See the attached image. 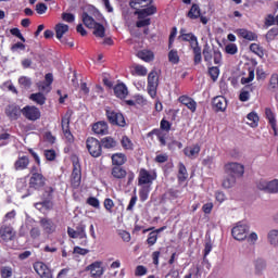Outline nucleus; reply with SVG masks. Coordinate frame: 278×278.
I'll list each match as a JSON object with an SVG mask.
<instances>
[{
	"instance_id": "f257e3e1",
	"label": "nucleus",
	"mask_w": 278,
	"mask_h": 278,
	"mask_svg": "<svg viewBox=\"0 0 278 278\" xmlns=\"http://www.w3.org/2000/svg\"><path fill=\"white\" fill-rule=\"evenodd\" d=\"M67 236H70L73 239L79 238V240H81V247L88 245V235L86 233V224L84 223L78 224L76 226V229L67 227Z\"/></svg>"
},
{
	"instance_id": "f03ea898",
	"label": "nucleus",
	"mask_w": 278,
	"mask_h": 278,
	"mask_svg": "<svg viewBox=\"0 0 278 278\" xmlns=\"http://www.w3.org/2000/svg\"><path fill=\"white\" fill-rule=\"evenodd\" d=\"M257 190H262L263 192H267L268 194H277L278 192V179L268 180H257L256 181Z\"/></svg>"
},
{
	"instance_id": "7ed1b4c3",
	"label": "nucleus",
	"mask_w": 278,
	"mask_h": 278,
	"mask_svg": "<svg viewBox=\"0 0 278 278\" xmlns=\"http://www.w3.org/2000/svg\"><path fill=\"white\" fill-rule=\"evenodd\" d=\"M249 229H251L249 224L244 222H239L236 224V226L231 230L232 237L235 238V240H239V241L247 240Z\"/></svg>"
},
{
	"instance_id": "20e7f679",
	"label": "nucleus",
	"mask_w": 278,
	"mask_h": 278,
	"mask_svg": "<svg viewBox=\"0 0 278 278\" xmlns=\"http://www.w3.org/2000/svg\"><path fill=\"white\" fill-rule=\"evenodd\" d=\"M160 86V77L157 76V72L152 71L148 75V93L152 99L157 97V87Z\"/></svg>"
},
{
	"instance_id": "39448f33",
	"label": "nucleus",
	"mask_w": 278,
	"mask_h": 278,
	"mask_svg": "<svg viewBox=\"0 0 278 278\" xmlns=\"http://www.w3.org/2000/svg\"><path fill=\"white\" fill-rule=\"evenodd\" d=\"M157 179V174L155 172H149L144 168L140 169L138 177L139 186H151L153 181Z\"/></svg>"
},
{
	"instance_id": "423d86ee",
	"label": "nucleus",
	"mask_w": 278,
	"mask_h": 278,
	"mask_svg": "<svg viewBox=\"0 0 278 278\" xmlns=\"http://www.w3.org/2000/svg\"><path fill=\"white\" fill-rule=\"evenodd\" d=\"M225 173L226 175H231L232 177H243L244 175V165L240 164V163H227L225 165Z\"/></svg>"
},
{
	"instance_id": "0eeeda50",
	"label": "nucleus",
	"mask_w": 278,
	"mask_h": 278,
	"mask_svg": "<svg viewBox=\"0 0 278 278\" xmlns=\"http://www.w3.org/2000/svg\"><path fill=\"white\" fill-rule=\"evenodd\" d=\"M106 116L111 125H117V127H125L127 123L125 122V116H123V113L106 110Z\"/></svg>"
},
{
	"instance_id": "6e6552de",
	"label": "nucleus",
	"mask_w": 278,
	"mask_h": 278,
	"mask_svg": "<svg viewBox=\"0 0 278 278\" xmlns=\"http://www.w3.org/2000/svg\"><path fill=\"white\" fill-rule=\"evenodd\" d=\"M87 149L92 157H100L101 155V142L93 137H89L86 141Z\"/></svg>"
},
{
	"instance_id": "1a4fd4ad",
	"label": "nucleus",
	"mask_w": 278,
	"mask_h": 278,
	"mask_svg": "<svg viewBox=\"0 0 278 278\" xmlns=\"http://www.w3.org/2000/svg\"><path fill=\"white\" fill-rule=\"evenodd\" d=\"M254 275L256 277H262L264 273H266V268H268V262L264 257H256L252 262Z\"/></svg>"
},
{
	"instance_id": "9d476101",
	"label": "nucleus",
	"mask_w": 278,
	"mask_h": 278,
	"mask_svg": "<svg viewBox=\"0 0 278 278\" xmlns=\"http://www.w3.org/2000/svg\"><path fill=\"white\" fill-rule=\"evenodd\" d=\"M179 34V40H182V42H189L190 49L199 47V39L194 36V34L188 33L186 28H181Z\"/></svg>"
},
{
	"instance_id": "9b49d317",
	"label": "nucleus",
	"mask_w": 278,
	"mask_h": 278,
	"mask_svg": "<svg viewBox=\"0 0 278 278\" xmlns=\"http://www.w3.org/2000/svg\"><path fill=\"white\" fill-rule=\"evenodd\" d=\"M22 114L27 121H38L41 116L40 109L36 106L26 105L22 109Z\"/></svg>"
},
{
	"instance_id": "f8f14e48",
	"label": "nucleus",
	"mask_w": 278,
	"mask_h": 278,
	"mask_svg": "<svg viewBox=\"0 0 278 278\" xmlns=\"http://www.w3.org/2000/svg\"><path fill=\"white\" fill-rule=\"evenodd\" d=\"M45 184H47V178L41 174H34L29 179V188H34L35 190H40L43 188Z\"/></svg>"
},
{
	"instance_id": "ddd939ff",
	"label": "nucleus",
	"mask_w": 278,
	"mask_h": 278,
	"mask_svg": "<svg viewBox=\"0 0 278 278\" xmlns=\"http://www.w3.org/2000/svg\"><path fill=\"white\" fill-rule=\"evenodd\" d=\"M0 238L4 242H10L14 238V228L10 224H2L0 227Z\"/></svg>"
},
{
	"instance_id": "4468645a",
	"label": "nucleus",
	"mask_w": 278,
	"mask_h": 278,
	"mask_svg": "<svg viewBox=\"0 0 278 278\" xmlns=\"http://www.w3.org/2000/svg\"><path fill=\"white\" fill-rule=\"evenodd\" d=\"M61 127L63 136L66 138L67 142H73V134L71 132V117L64 116L61 121Z\"/></svg>"
},
{
	"instance_id": "2eb2a0df",
	"label": "nucleus",
	"mask_w": 278,
	"mask_h": 278,
	"mask_svg": "<svg viewBox=\"0 0 278 278\" xmlns=\"http://www.w3.org/2000/svg\"><path fill=\"white\" fill-rule=\"evenodd\" d=\"M72 186L73 188H79L81 186V166L78 163H75L73 167Z\"/></svg>"
},
{
	"instance_id": "dca6fc26",
	"label": "nucleus",
	"mask_w": 278,
	"mask_h": 278,
	"mask_svg": "<svg viewBox=\"0 0 278 278\" xmlns=\"http://www.w3.org/2000/svg\"><path fill=\"white\" fill-rule=\"evenodd\" d=\"M5 114L11 121H18L21 114H23V110L18 105H9L5 109Z\"/></svg>"
},
{
	"instance_id": "f3484780",
	"label": "nucleus",
	"mask_w": 278,
	"mask_h": 278,
	"mask_svg": "<svg viewBox=\"0 0 278 278\" xmlns=\"http://www.w3.org/2000/svg\"><path fill=\"white\" fill-rule=\"evenodd\" d=\"M213 110L215 112H225L227 110V99L223 96H217L213 99Z\"/></svg>"
},
{
	"instance_id": "a211bd4d",
	"label": "nucleus",
	"mask_w": 278,
	"mask_h": 278,
	"mask_svg": "<svg viewBox=\"0 0 278 278\" xmlns=\"http://www.w3.org/2000/svg\"><path fill=\"white\" fill-rule=\"evenodd\" d=\"M39 225H40V227H42V229L46 233L55 232V229H56L55 223H53V220H51L49 218H41L39 220Z\"/></svg>"
},
{
	"instance_id": "6ab92c4d",
	"label": "nucleus",
	"mask_w": 278,
	"mask_h": 278,
	"mask_svg": "<svg viewBox=\"0 0 278 278\" xmlns=\"http://www.w3.org/2000/svg\"><path fill=\"white\" fill-rule=\"evenodd\" d=\"M67 31H68V25L62 24V23L55 25V36L58 40H60V42H63L64 45H66V39L64 38V34H67Z\"/></svg>"
},
{
	"instance_id": "aec40b11",
	"label": "nucleus",
	"mask_w": 278,
	"mask_h": 278,
	"mask_svg": "<svg viewBox=\"0 0 278 278\" xmlns=\"http://www.w3.org/2000/svg\"><path fill=\"white\" fill-rule=\"evenodd\" d=\"M237 36H239V38H244V40H257V34L248 30L245 28H239L236 30Z\"/></svg>"
},
{
	"instance_id": "412c9836",
	"label": "nucleus",
	"mask_w": 278,
	"mask_h": 278,
	"mask_svg": "<svg viewBox=\"0 0 278 278\" xmlns=\"http://www.w3.org/2000/svg\"><path fill=\"white\" fill-rule=\"evenodd\" d=\"M184 153L187 157H190V160H195V157H199V153H201V146L194 144L187 147L185 148Z\"/></svg>"
},
{
	"instance_id": "4be33fe9",
	"label": "nucleus",
	"mask_w": 278,
	"mask_h": 278,
	"mask_svg": "<svg viewBox=\"0 0 278 278\" xmlns=\"http://www.w3.org/2000/svg\"><path fill=\"white\" fill-rule=\"evenodd\" d=\"M178 101L186 105L191 112H197V101L188 96H181Z\"/></svg>"
},
{
	"instance_id": "5701e85b",
	"label": "nucleus",
	"mask_w": 278,
	"mask_h": 278,
	"mask_svg": "<svg viewBox=\"0 0 278 278\" xmlns=\"http://www.w3.org/2000/svg\"><path fill=\"white\" fill-rule=\"evenodd\" d=\"M34 270L35 273H37V275H39V277H42L51 273V269H49L47 264H45L43 262H36L34 264Z\"/></svg>"
},
{
	"instance_id": "b1692460",
	"label": "nucleus",
	"mask_w": 278,
	"mask_h": 278,
	"mask_svg": "<svg viewBox=\"0 0 278 278\" xmlns=\"http://www.w3.org/2000/svg\"><path fill=\"white\" fill-rule=\"evenodd\" d=\"M92 130L99 136H105L109 131L106 122H98L93 125Z\"/></svg>"
},
{
	"instance_id": "393cba45",
	"label": "nucleus",
	"mask_w": 278,
	"mask_h": 278,
	"mask_svg": "<svg viewBox=\"0 0 278 278\" xmlns=\"http://www.w3.org/2000/svg\"><path fill=\"white\" fill-rule=\"evenodd\" d=\"M251 92H253V86L247 85L243 87L239 94V101H242L243 103L249 101L251 99Z\"/></svg>"
},
{
	"instance_id": "a878e982",
	"label": "nucleus",
	"mask_w": 278,
	"mask_h": 278,
	"mask_svg": "<svg viewBox=\"0 0 278 278\" xmlns=\"http://www.w3.org/2000/svg\"><path fill=\"white\" fill-rule=\"evenodd\" d=\"M114 93L118 99H125L129 91L127 90V86L125 84H118L114 87Z\"/></svg>"
},
{
	"instance_id": "bb28decb",
	"label": "nucleus",
	"mask_w": 278,
	"mask_h": 278,
	"mask_svg": "<svg viewBox=\"0 0 278 278\" xmlns=\"http://www.w3.org/2000/svg\"><path fill=\"white\" fill-rule=\"evenodd\" d=\"M267 241L270 247L278 248V229H271L267 232Z\"/></svg>"
},
{
	"instance_id": "cd10ccee",
	"label": "nucleus",
	"mask_w": 278,
	"mask_h": 278,
	"mask_svg": "<svg viewBox=\"0 0 278 278\" xmlns=\"http://www.w3.org/2000/svg\"><path fill=\"white\" fill-rule=\"evenodd\" d=\"M15 170H25L29 166V157L27 156H20L15 164Z\"/></svg>"
},
{
	"instance_id": "c85d7f7f",
	"label": "nucleus",
	"mask_w": 278,
	"mask_h": 278,
	"mask_svg": "<svg viewBox=\"0 0 278 278\" xmlns=\"http://www.w3.org/2000/svg\"><path fill=\"white\" fill-rule=\"evenodd\" d=\"M111 175L115 179H125V177H127V170L121 167V165H116L115 167L112 168Z\"/></svg>"
},
{
	"instance_id": "c756f323",
	"label": "nucleus",
	"mask_w": 278,
	"mask_h": 278,
	"mask_svg": "<svg viewBox=\"0 0 278 278\" xmlns=\"http://www.w3.org/2000/svg\"><path fill=\"white\" fill-rule=\"evenodd\" d=\"M88 268L92 277H101L103 275V267H101L100 262L92 263Z\"/></svg>"
},
{
	"instance_id": "7c9ffc66",
	"label": "nucleus",
	"mask_w": 278,
	"mask_h": 278,
	"mask_svg": "<svg viewBox=\"0 0 278 278\" xmlns=\"http://www.w3.org/2000/svg\"><path fill=\"white\" fill-rule=\"evenodd\" d=\"M157 12V9L153 5L148 7L147 9L137 10L136 14H138L139 18H144L147 16H152V14H155Z\"/></svg>"
},
{
	"instance_id": "2f4dec72",
	"label": "nucleus",
	"mask_w": 278,
	"mask_h": 278,
	"mask_svg": "<svg viewBox=\"0 0 278 278\" xmlns=\"http://www.w3.org/2000/svg\"><path fill=\"white\" fill-rule=\"evenodd\" d=\"M265 116L274 131H277V119L275 118V113H273V110L268 108L265 109Z\"/></svg>"
},
{
	"instance_id": "473e14b6",
	"label": "nucleus",
	"mask_w": 278,
	"mask_h": 278,
	"mask_svg": "<svg viewBox=\"0 0 278 278\" xmlns=\"http://www.w3.org/2000/svg\"><path fill=\"white\" fill-rule=\"evenodd\" d=\"M137 58L140 60H143V62H153V59L155 58L153 52L150 50H141L137 53Z\"/></svg>"
},
{
	"instance_id": "72a5a7b5",
	"label": "nucleus",
	"mask_w": 278,
	"mask_h": 278,
	"mask_svg": "<svg viewBox=\"0 0 278 278\" xmlns=\"http://www.w3.org/2000/svg\"><path fill=\"white\" fill-rule=\"evenodd\" d=\"M29 99L37 103V105H45V103H47V97H45V93L41 91L30 94Z\"/></svg>"
},
{
	"instance_id": "f704fd0d",
	"label": "nucleus",
	"mask_w": 278,
	"mask_h": 278,
	"mask_svg": "<svg viewBox=\"0 0 278 278\" xmlns=\"http://www.w3.org/2000/svg\"><path fill=\"white\" fill-rule=\"evenodd\" d=\"M111 157L114 166H123V164L127 162V156H125L123 153H115Z\"/></svg>"
},
{
	"instance_id": "c9c22d12",
	"label": "nucleus",
	"mask_w": 278,
	"mask_h": 278,
	"mask_svg": "<svg viewBox=\"0 0 278 278\" xmlns=\"http://www.w3.org/2000/svg\"><path fill=\"white\" fill-rule=\"evenodd\" d=\"M202 55L204 58V62H207V64H212V59L214 58V53L212 51V48L210 45H205L202 51Z\"/></svg>"
},
{
	"instance_id": "e433bc0d",
	"label": "nucleus",
	"mask_w": 278,
	"mask_h": 278,
	"mask_svg": "<svg viewBox=\"0 0 278 278\" xmlns=\"http://www.w3.org/2000/svg\"><path fill=\"white\" fill-rule=\"evenodd\" d=\"M267 88L270 92H277L278 91V74H271Z\"/></svg>"
},
{
	"instance_id": "4c0bfd02",
	"label": "nucleus",
	"mask_w": 278,
	"mask_h": 278,
	"mask_svg": "<svg viewBox=\"0 0 278 278\" xmlns=\"http://www.w3.org/2000/svg\"><path fill=\"white\" fill-rule=\"evenodd\" d=\"M236 179L238 178L231 175H227L223 180V188H225L226 190H229V188H233V186H236Z\"/></svg>"
},
{
	"instance_id": "58836bf2",
	"label": "nucleus",
	"mask_w": 278,
	"mask_h": 278,
	"mask_svg": "<svg viewBox=\"0 0 278 278\" xmlns=\"http://www.w3.org/2000/svg\"><path fill=\"white\" fill-rule=\"evenodd\" d=\"M188 179V169H186V165L184 163L178 164V181H186Z\"/></svg>"
},
{
	"instance_id": "ea45409f",
	"label": "nucleus",
	"mask_w": 278,
	"mask_h": 278,
	"mask_svg": "<svg viewBox=\"0 0 278 278\" xmlns=\"http://www.w3.org/2000/svg\"><path fill=\"white\" fill-rule=\"evenodd\" d=\"M151 192V186L149 185H141V189L139 190V198L140 201L144 202L149 199V193Z\"/></svg>"
},
{
	"instance_id": "a19ab883",
	"label": "nucleus",
	"mask_w": 278,
	"mask_h": 278,
	"mask_svg": "<svg viewBox=\"0 0 278 278\" xmlns=\"http://www.w3.org/2000/svg\"><path fill=\"white\" fill-rule=\"evenodd\" d=\"M18 84L21 86V88H23L24 90H29V88H31V78L27 77V76H21L18 78Z\"/></svg>"
},
{
	"instance_id": "79ce46f5",
	"label": "nucleus",
	"mask_w": 278,
	"mask_h": 278,
	"mask_svg": "<svg viewBox=\"0 0 278 278\" xmlns=\"http://www.w3.org/2000/svg\"><path fill=\"white\" fill-rule=\"evenodd\" d=\"M83 23L89 29H92L94 27V25L97 24L94 18L92 16L88 15V13H83Z\"/></svg>"
},
{
	"instance_id": "37998d69",
	"label": "nucleus",
	"mask_w": 278,
	"mask_h": 278,
	"mask_svg": "<svg viewBox=\"0 0 278 278\" xmlns=\"http://www.w3.org/2000/svg\"><path fill=\"white\" fill-rule=\"evenodd\" d=\"M247 118H248V121H250V123H248V125H250V127H257V125L260 123V116H257V113L251 112L248 114Z\"/></svg>"
},
{
	"instance_id": "c03bdc74",
	"label": "nucleus",
	"mask_w": 278,
	"mask_h": 278,
	"mask_svg": "<svg viewBox=\"0 0 278 278\" xmlns=\"http://www.w3.org/2000/svg\"><path fill=\"white\" fill-rule=\"evenodd\" d=\"M92 29L97 38L105 37V27L102 24L97 23Z\"/></svg>"
},
{
	"instance_id": "a18cd8bd",
	"label": "nucleus",
	"mask_w": 278,
	"mask_h": 278,
	"mask_svg": "<svg viewBox=\"0 0 278 278\" xmlns=\"http://www.w3.org/2000/svg\"><path fill=\"white\" fill-rule=\"evenodd\" d=\"M101 142L104 149H114L116 147V140L112 137H104Z\"/></svg>"
},
{
	"instance_id": "49530a36",
	"label": "nucleus",
	"mask_w": 278,
	"mask_h": 278,
	"mask_svg": "<svg viewBox=\"0 0 278 278\" xmlns=\"http://www.w3.org/2000/svg\"><path fill=\"white\" fill-rule=\"evenodd\" d=\"M189 18H199L201 16V9L199 8V4H193L188 12Z\"/></svg>"
},
{
	"instance_id": "de8ad7c7",
	"label": "nucleus",
	"mask_w": 278,
	"mask_h": 278,
	"mask_svg": "<svg viewBox=\"0 0 278 278\" xmlns=\"http://www.w3.org/2000/svg\"><path fill=\"white\" fill-rule=\"evenodd\" d=\"M193 51V62L194 64H201L203 56L201 55V47L200 46H195V48H191Z\"/></svg>"
},
{
	"instance_id": "09e8293b",
	"label": "nucleus",
	"mask_w": 278,
	"mask_h": 278,
	"mask_svg": "<svg viewBox=\"0 0 278 278\" xmlns=\"http://www.w3.org/2000/svg\"><path fill=\"white\" fill-rule=\"evenodd\" d=\"M0 275L2 278H11L14 275V270L11 266H2L0 267Z\"/></svg>"
},
{
	"instance_id": "8fccbe9b",
	"label": "nucleus",
	"mask_w": 278,
	"mask_h": 278,
	"mask_svg": "<svg viewBox=\"0 0 278 278\" xmlns=\"http://www.w3.org/2000/svg\"><path fill=\"white\" fill-rule=\"evenodd\" d=\"M43 155L48 162H55V157H58V152L53 149H48L43 151Z\"/></svg>"
},
{
	"instance_id": "3c124183",
	"label": "nucleus",
	"mask_w": 278,
	"mask_h": 278,
	"mask_svg": "<svg viewBox=\"0 0 278 278\" xmlns=\"http://www.w3.org/2000/svg\"><path fill=\"white\" fill-rule=\"evenodd\" d=\"M38 86V90L41 92V93H45V94H48V92H51V85L49 83H46V81H39L37 84Z\"/></svg>"
},
{
	"instance_id": "603ef678",
	"label": "nucleus",
	"mask_w": 278,
	"mask_h": 278,
	"mask_svg": "<svg viewBox=\"0 0 278 278\" xmlns=\"http://www.w3.org/2000/svg\"><path fill=\"white\" fill-rule=\"evenodd\" d=\"M16 189L18 190V192H25L27 190V178L17 179Z\"/></svg>"
},
{
	"instance_id": "864d4df0",
	"label": "nucleus",
	"mask_w": 278,
	"mask_h": 278,
	"mask_svg": "<svg viewBox=\"0 0 278 278\" xmlns=\"http://www.w3.org/2000/svg\"><path fill=\"white\" fill-rule=\"evenodd\" d=\"M277 36H278V27H274L267 31L265 38L267 42H273V40H275Z\"/></svg>"
},
{
	"instance_id": "5fc2aeb1",
	"label": "nucleus",
	"mask_w": 278,
	"mask_h": 278,
	"mask_svg": "<svg viewBox=\"0 0 278 278\" xmlns=\"http://www.w3.org/2000/svg\"><path fill=\"white\" fill-rule=\"evenodd\" d=\"M168 60H169V62H172V64H179V54H178L177 50H172L168 53Z\"/></svg>"
},
{
	"instance_id": "6e6d98bb",
	"label": "nucleus",
	"mask_w": 278,
	"mask_h": 278,
	"mask_svg": "<svg viewBox=\"0 0 278 278\" xmlns=\"http://www.w3.org/2000/svg\"><path fill=\"white\" fill-rule=\"evenodd\" d=\"M122 147L124 149L131 150V149H134V143L131 142L130 138H128L127 136H124L122 138Z\"/></svg>"
},
{
	"instance_id": "4d7b16f0",
	"label": "nucleus",
	"mask_w": 278,
	"mask_h": 278,
	"mask_svg": "<svg viewBox=\"0 0 278 278\" xmlns=\"http://www.w3.org/2000/svg\"><path fill=\"white\" fill-rule=\"evenodd\" d=\"M255 79V71L249 70V75L248 77H242L241 78V84H251Z\"/></svg>"
},
{
	"instance_id": "13d9d810",
	"label": "nucleus",
	"mask_w": 278,
	"mask_h": 278,
	"mask_svg": "<svg viewBox=\"0 0 278 278\" xmlns=\"http://www.w3.org/2000/svg\"><path fill=\"white\" fill-rule=\"evenodd\" d=\"M250 51H252V53H255V55H264V51L262 50V47H260V45L257 43H252L250 45Z\"/></svg>"
},
{
	"instance_id": "bf43d9fd",
	"label": "nucleus",
	"mask_w": 278,
	"mask_h": 278,
	"mask_svg": "<svg viewBox=\"0 0 278 278\" xmlns=\"http://www.w3.org/2000/svg\"><path fill=\"white\" fill-rule=\"evenodd\" d=\"M208 73L213 81H216V79H218V76L220 75V70L217 66H213V67H210Z\"/></svg>"
},
{
	"instance_id": "052dcab7",
	"label": "nucleus",
	"mask_w": 278,
	"mask_h": 278,
	"mask_svg": "<svg viewBox=\"0 0 278 278\" xmlns=\"http://www.w3.org/2000/svg\"><path fill=\"white\" fill-rule=\"evenodd\" d=\"M134 71L139 77H144L148 73L147 67L142 65H135Z\"/></svg>"
},
{
	"instance_id": "680f3d73",
	"label": "nucleus",
	"mask_w": 278,
	"mask_h": 278,
	"mask_svg": "<svg viewBox=\"0 0 278 278\" xmlns=\"http://www.w3.org/2000/svg\"><path fill=\"white\" fill-rule=\"evenodd\" d=\"M10 138H12V136L8 132L1 134L0 135V147H5V144L10 143Z\"/></svg>"
},
{
	"instance_id": "e2e57ef3",
	"label": "nucleus",
	"mask_w": 278,
	"mask_h": 278,
	"mask_svg": "<svg viewBox=\"0 0 278 278\" xmlns=\"http://www.w3.org/2000/svg\"><path fill=\"white\" fill-rule=\"evenodd\" d=\"M226 53H228L229 55H236L238 53V46H236V43L227 45Z\"/></svg>"
},
{
	"instance_id": "0e129e2a",
	"label": "nucleus",
	"mask_w": 278,
	"mask_h": 278,
	"mask_svg": "<svg viewBox=\"0 0 278 278\" xmlns=\"http://www.w3.org/2000/svg\"><path fill=\"white\" fill-rule=\"evenodd\" d=\"M147 242L150 247H153V244H155V242H157V232H155V231L150 232L148 236Z\"/></svg>"
},
{
	"instance_id": "69168bd1",
	"label": "nucleus",
	"mask_w": 278,
	"mask_h": 278,
	"mask_svg": "<svg viewBox=\"0 0 278 278\" xmlns=\"http://www.w3.org/2000/svg\"><path fill=\"white\" fill-rule=\"evenodd\" d=\"M14 218H16V211H11V212L5 214L2 224L8 225V222L9 220H14Z\"/></svg>"
},
{
	"instance_id": "338daca9",
	"label": "nucleus",
	"mask_w": 278,
	"mask_h": 278,
	"mask_svg": "<svg viewBox=\"0 0 278 278\" xmlns=\"http://www.w3.org/2000/svg\"><path fill=\"white\" fill-rule=\"evenodd\" d=\"M30 238H33V240H37V238H40V228L39 227H33L30 229Z\"/></svg>"
},
{
	"instance_id": "774afa93",
	"label": "nucleus",
	"mask_w": 278,
	"mask_h": 278,
	"mask_svg": "<svg viewBox=\"0 0 278 278\" xmlns=\"http://www.w3.org/2000/svg\"><path fill=\"white\" fill-rule=\"evenodd\" d=\"M36 12H37V14H45L47 12V4L37 3L36 4Z\"/></svg>"
}]
</instances>
